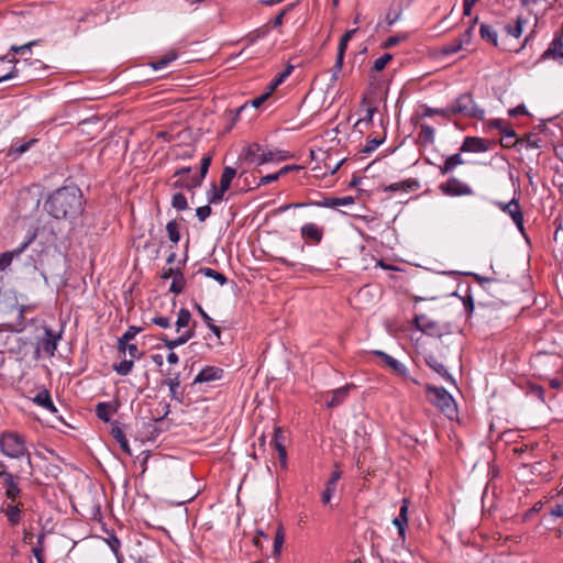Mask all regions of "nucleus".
I'll list each match as a JSON object with an SVG mask.
<instances>
[{
    "mask_svg": "<svg viewBox=\"0 0 563 563\" xmlns=\"http://www.w3.org/2000/svg\"><path fill=\"white\" fill-rule=\"evenodd\" d=\"M46 211L55 219L75 220L84 211V196L76 186L55 190L45 201Z\"/></svg>",
    "mask_w": 563,
    "mask_h": 563,
    "instance_id": "nucleus-1",
    "label": "nucleus"
},
{
    "mask_svg": "<svg viewBox=\"0 0 563 563\" xmlns=\"http://www.w3.org/2000/svg\"><path fill=\"white\" fill-rule=\"evenodd\" d=\"M0 451L10 459L19 460L26 455L27 464L32 467L31 455L27 452L26 442L23 435L13 431H5L0 434Z\"/></svg>",
    "mask_w": 563,
    "mask_h": 563,
    "instance_id": "nucleus-2",
    "label": "nucleus"
},
{
    "mask_svg": "<svg viewBox=\"0 0 563 563\" xmlns=\"http://www.w3.org/2000/svg\"><path fill=\"white\" fill-rule=\"evenodd\" d=\"M451 117H463L483 120L485 115L484 109H482L474 100L471 92H464L455 98L450 104Z\"/></svg>",
    "mask_w": 563,
    "mask_h": 563,
    "instance_id": "nucleus-3",
    "label": "nucleus"
},
{
    "mask_svg": "<svg viewBox=\"0 0 563 563\" xmlns=\"http://www.w3.org/2000/svg\"><path fill=\"white\" fill-rule=\"evenodd\" d=\"M428 400L444 415L451 417L456 412V405L452 395L444 387L427 386Z\"/></svg>",
    "mask_w": 563,
    "mask_h": 563,
    "instance_id": "nucleus-4",
    "label": "nucleus"
},
{
    "mask_svg": "<svg viewBox=\"0 0 563 563\" xmlns=\"http://www.w3.org/2000/svg\"><path fill=\"white\" fill-rule=\"evenodd\" d=\"M33 64H41V62L35 59ZM32 63H27V59L20 62L9 55L0 57V82L18 77Z\"/></svg>",
    "mask_w": 563,
    "mask_h": 563,
    "instance_id": "nucleus-5",
    "label": "nucleus"
},
{
    "mask_svg": "<svg viewBox=\"0 0 563 563\" xmlns=\"http://www.w3.org/2000/svg\"><path fill=\"white\" fill-rule=\"evenodd\" d=\"M440 191L449 197H462L474 195L473 188L456 177H450L445 183L439 185Z\"/></svg>",
    "mask_w": 563,
    "mask_h": 563,
    "instance_id": "nucleus-6",
    "label": "nucleus"
},
{
    "mask_svg": "<svg viewBox=\"0 0 563 563\" xmlns=\"http://www.w3.org/2000/svg\"><path fill=\"white\" fill-rule=\"evenodd\" d=\"M494 205L504 213L508 214L520 232L525 231L523 212L517 198L508 202L494 201Z\"/></svg>",
    "mask_w": 563,
    "mask_h": 563,
    "instance_id": "nucleus-7",
    "label": "nucleus"
},
{
    "mask_svg": "<svg viewBox=\"0 0 563 563\" xmlns=\"http://www.w3.org/2000/svg\"><path fill=\"white\" fill-rule=\"evenodd\" d=\"M211 164V156H203L200 164V175L199 176H188L184 179H178L174 183L175 188H185V189H194L199 187L206 177L208 169Z\"/></svg>",
    "mask_w": 563,
    "mask_h": 563,
    "instance_id": "nucleus-8",
    "label": "nucleus"
},
{
    "mask_svg": "<svg viewBox=\"0 0 563 563\" xmlns=\"http://www.w3.org/2000/svg\"><path fill=\"white\" fill-rule=\"evenodd\" d=\"M553 59L563 63V31L553 37L549 47L541 54L537 64L543 63L545 60Z\"/></svg>",
    "mask_w": 563,
    "mask_h": 563,
    "instance_id": "nucleus-9",
    "label": "nucleus"
},
{
    "mask_svg": "<svg viewBox=\"0 0 563 563\" xmlns=\"http://www.w3.org/2000/svg\"><path fill=\"white\" fill-rule=\"evenodd\" d=\"M59 339L60 334L55 333V331L49 328H45L44 336L37 342V351L42 350L47 355L53 356L57 350Z\"/></svg>",
    "mask_w": 563,
    "mask_h": 563,
    "instance_id": "nucleus-10",
    "label": "nucleus"
},
{
    "mask_svg": "<svg viewBox=\"0 0 563 563\" xmlns=\"http://www.w3.org/2000/svg\"><path fill=\"white\" fill-rule=\"evenodd\" d=\"M542 140L534 133H528L512 143H505L504 147L521 150H537L541 147Z\"/></svg>",
    "mask_w": 563,
    "mask_h": 563,
    "instance_id": "nucleus-11",
    "label": "nucleus"
},
{
    "mask_svg": "<svg viewBox=\"0 0 563 563\" xmlns=\"http://www.w3.org/2000/svg\"><path fill=\"white\" fill-rule=\"evenodd\" d=\"M373 354L382 358L384 364L387 367H389L395 374L402 378H408V369L401 362L379 350L373 351Z\"/></svg>",
    "mask_w": 563,
    "mask_h": 563,
    "instance_id": "nucleus-12",
    "label": "nucleus"
},
{
    "mask_svg": "<svg viewBox=\"0 0 563 563\" xmlns=\"http://www.w3.org/2000/svg\"><path fill=\"white\" fill-rule=\"evenodd\" d=\"M272 444L278 454L282 468H287V451L285 445V435L280 427L274 429Z\"/></svg>",
    "mask_w": 563,
    "mask_h": 563,
    "instance_id": "nucleus-13",
    "label": "nucleus"
},
{
    "mask_svg": "<svg viewBox=\"0 0 563 563\" xmlns=\"http://www.w3.org/2000/svg\"><path fill=\"white\" fill-rule=\"evenodd\" d=\"M300 235L306 242L317 245L323 239V229L312 222L305 223L300 228Z\"/></svg>",
    "mask_w": 563,
    "mask_h": 563,
    "instance_id": "nucleus-14",
    "label": "nucleus"
},
{
    "mask_svg": "<svg viewBox=\"0 0 563 563\" xmlns=\"http://www.w3.org/2000/svg\"><path fill=\"white\" fill-rule=\"evenodd\" d=\"M24 506L22 503L10 501L2 509L10 526L15 527L22 520Z\"/></svg>",
    "mask_w": 563,
    "mask_h": 563,
    "instance_id": "nucleus-15",
    "label": "nucleus"
},
{
    "mask_svg": "<svg viewBox=\"0 0 563 563\" xmlns=\"http://www.w3.org/2000/svg\"><path fill=\"white\" fill-rule=\"evenodd\" d=\"M354 387V384H346L329 393L330 398L325 400L327 408H335L342 405L349 397L350 390Z\"/></svg>",
    "mask_w": 563,
    "mask_h": 563,
    "instance_id": "nucleus-16",
    "label": "nucleus"
},
{
    "mask_svg": "<svg viewBox=\"0 0 563 563\" xmlns=\"http://www.w3.org/2000/svg\"><path fill=\"white\" fill-rule=\"evenodd\" d=\"M413 323L418 330H420L423 333L434 335L439 334L440 327L439 323L434 320H431L426 314H418L413 319Z\"/></svg>",
    "mask_w": 563,
    "mask_h": 563,
    "instance_id": "nucleus-17",
    "label": "nucleus"
},
{
    "mask_svg": "<svg viewBox=\"0 0 563 563\" xmlns=\"http://www.w3.org/2000/svg\"><path fill=\"white\" fill-rule=\"evenodd\" d=\"M264 150V145L251 143L243 150L241 157L251 164L261 166L260 161L263 159Z\"/></svg>",
    "mask_w": 563,
    "mask_h": 563,
    "instance_id": "nucleus-18",
    "label": "nucleus"
},
{
    "mask_svg": "<svg viewBox=\"0 0 563 563\" xmlns=\"http://www.w3.org/2000/svg\"><path fill=\"white\" fill-rule=\"evenodd\" d=\"M3 487L5 489V497L10 501H16L22 490L19 486V476L10 474L2 478Z\"/></svg>",
    "mask_w": 563,
    "mask_h": 563,
    "instance_id": "nucleus-19",
    "label": "nucleus"
},
{
    "mask_svg": "<svg viewBox=\"0 0 563 563\" xmlns=\"http://www.w3.org/2000/svg\"><path fill=\"white\" fill-rule=\"evenodd\" d=\"M408 509L409 501L407 499H402L399 515L394 518L393 525L398 529V534L402 541L406 539V527L408 525Z\"/></svg>",
    "mask_w": 563,
    "mask_h": 563,
    "instance_id": "nucleus-20",
    "label": "nucleus"
},
{
    "mask_svg": "<svg viewBox=\"0 0 563 563\" xmlns=\"http://www.w3.org/2000/svg\"><path fill=\"white\" fill-rule=\"evenodd\" d=\"M223 377V369L216 366H206L202 368L194 379V385L201 383H209L221 379Z\"/></svg>",
    "mask_w": 563,
    "mask_h": 563,
    "instance_id": "nucleus-21",
    "label": "nucleus"
},
{
    "mask_svg": "<svg viewBox=\"0 0 563 563\" xmlns=\"http://www.w3.org/2000/svg\"><path fill=\"white\" fill-rule=\"evenodd\" d=\"M36 233L30 234V236L21 243V245L10 252H4L0 255V266L4 271L12 262L14 256L20 255L35 239Z\"/></svg>",
    "mask_w": 563,
    "mask_h": 563,
    "instance_id": "nucleus-22",
    "label": "nucleus"
},
{
    "mask_svg": "<svg viewBox=\"0 0 563 563\" xmlns=\"http://www.w3.org/2000/svg\"><path fill=\"white\" fill-rule=\"evenodd\" d=\"M527 23V19L523 15H517L515 19L504 24V31L507 35L519 38L522 35L523 25Z\"/></svg>",
    "mask_w": 563,
    "mask_h": 563,
    "instance_id": "nucleus-23",
    "label": "nucleus"
},
{
    "mask_svg": "<svg viewBox=\"0 0 563 563\" xmlns=\"http://www.w3.org/2000/svg\"><path fill=\"white\" fill-rule=\"evenodd\" d=\"M180 383V373H175L172 377L164 380V384L169 388L170 398L178 404L184 402V393L179 390Z\"/></svg>",
    "mask_w": 563,
    "mask_h": 563,
    "instance_id": "nucleus-24",
    "label": "nucleus"
},
{
    "mask_svg": "<svg viewBox=\"0 0 563 563\" xmlns=\"http://www.w3.org/2000/svg\"><path fill=\"white\" fill-rule=\"evenodd\" d=\"M487 150L486 141L475 136L465 137L461 146V152L482 153Z\"/></svg>",
    "mask_w": 563,
    "mask_h": 563,
    "instance_id": "nucleus-25",
    "label": "nucleus"
},
{
    "mask_svg": "<svg viewBox=\"0 0 563 563\" xmlns=\"http://www.w3.org/2000/svg\"><path fill=\"white\" fill-rule=\"evenodd\" d=\"M354 203V198L351 196L340 198H323L321 201L309 202L317 207L334 208L339 206H350Z\"/></svg>",
    "mask_w": 563,
    "mask_h": 563,
    "instance_id": "nucleus-26",
    "label": "nucleus"
},
{
    "mask_svg": "<svg viewBox=\"0 0 563 563\" xmlns=\"http://www.w3.org/2000/svg\"><path fill=\"white\" fill-rule=\"evenodd\" d=\"M33 402L36 404L37 406L48 410L52 413H56L57 412V408L55 407V405H54V402L52 400L51 394L45 388L40 390L35 395V397L33 398Z\"/></svg>",
    "mask_w": 563,
    "mask_h": 563,
    "instance_id": "nucleus-27",
    "label": "nucleus"
},
{
    "mask_svg": "<svg viewBox=\"0 0 563 563\" xmlns=\"http://www.w3.org/2000/svg\"><path fill=\"white\" fill-rule=\"evenodd\" d=\"M464 164V161L461 156V153L453 154L445 158L442 165H439V172L441 175H446L452 173L457 166Z\"/></svg>",
    "mask_w": 563,
    "mask_h": 563,
    "instance_id": "nucleus-28",
    "label": "nucleus"
},
{
    "mask_svg": "<svg viewBox=\"0 0 563 563\" xmlns=\"http://www.w3.org/2000/svg\"><path fill=\"white\" fill-rule=\"evenodd\" d=\"M141 331L142 328L130 325L123 335L118 339V351L122 354H125V343L132 341Z\"/></svg>",
    "mask_w": 563,
    "mask_h": 563,
    "instance_id": "nucleus-29",
    "label": "nucleus"
},
{
    "mask_svg": "<svg viewBox=\"0 0 563 563\" xmlns=\"http://www.w3.org/2000/svg\"><path fill=\"white\" fill-rule=\"evenodd\" d=\"M288 158L287 152L282 150H272L265 146L263 159L260 161V164H266L272 162H282Z\"/></svg>",
    "mask_w": 563,
    "mask_h": 563,
    "instance_id": "nucleus-30",
    "label": "nucleus"
},
{
    "mask_svg": "<svg viewBox=\"0 0 563 563\" xmlns=\"http://www.w3.org/2000/svg\"><path fill=\"white\" fill-rule=\"evenodd\" d=\"M115 411L117 407L111 402H98L96 406V415L103 422H109Z\"/></svg>",
    "mask_w": 563,
    "mask_h": 563,
    "instance_id": "nucleus-31",
    "label": "nucleus"
},
{
    "mask_svg": "<svg viewBox=\"0 0 563 563\" xmlns=\"http://www.w3.org/2000/svg\"><path fill=\"white\" fill-rule=\"evenodd\" d=\"M111 434L115 439V441L120 444V448L128 455H132L129 441L125 437L124 431L118 426V422H114V426L111 429Z\"/></svg>",
    "mask_w": 563,
    "mask_h": 563,
    "instance_id": "nucleus-32",
    "label": "nucleus"
},
{
    "mask_svg": "<svg viewBox=\"0 0 563 563\" xmlns=\"http://www.w3.org/2000/svg\"><path fill=\"white\" fill-rule=\"evenodd\" d=\"M426 364L433 369L437 374H439L442 378L446 380H451L452 377L449 374L446 367L434 356L429 355L426 357Z\"/></svg>",
    "mask_w": 563,
    "mask_h": 563,
    "instance_id": "nucleus-33",
    "label": "nucleus"
},
{
    "mask_svg": "<svg viewBox=\"0 0 563 563\" xmlns=\"http://www.w3.org/2000/svg\"><path fill=\"white\" fill-rule=\"evenodd\" d=\"M419 188L418 180L408 179L402 181H397L385 187V191H410Z\"/></svg>",
    "mask_w": 563,
    "mask_h": 563,
    "instance_id": "nucleus-34",
    "label": "nucleus"
},
{
    "mask_svg": "<svg viewBox=\"0 0 563 563\" xmlns=\"http://www.w3.org/2000/svg\"><path fill=\"white\" fill-rule=\"evenodd\" d=\"M479 34L484 41L490 43L495 47L498 46V34H497L496 30H494L493 26H490L486 23H482L479 26Z\"/></svg>",
    "mask_w": 563,
    "mask_h": 563,
    "instance_id": "nucleus-35",
    "label": "nucleus"
},
{
    "mask_svg": "<svg viewBox=\"0 0 563 563\" xmlns=\"http://www.w3.org/2000/svg\"><path fill=\"white\" fill-rule=\"evenodd\" d=\"M235 175H236L235 168L230 167V166L224 167L222 175L220 177V185H219V187H221V192H225L227 190H229L231 183H232L233 178L235 177Z\"/></svg>",
    "mask_w": 563,
    "mask_h": 563,
    "instance_id": "nucleus-36",
    "label": "nucleus"
},
{
    "mask_svg": "<svg viewBox=\"0 0 563 563\" xmlns=\"http://www.w3.org/2000/svg\"><path fill=\"white\" fill-rule=\"evenodd\" d=\"M177 57H178V55L175 51H169L163 57L151 62L150 65L154 70H161V69L167 67Z\"/></svg>",
    "mask_w": 563,
    "mask_h": 563,
    "instance_id": "nucleus-37",
    "label": "nucleus"
},
{
    "mask_svg": "<svg viewBox=\"0 0 563 563\" xmlns=\"http://www.w3.org/2000/svg\"><path fill=\"white\" fill-rule=\"evenodd\" d=\"M418 141L423 145L432 144L434 142V129L426 123L421 124Z\"/></svg>",
    "mask_w": 563,
    "mask_h": 563,
    "instance_id": "nucleus-38",
    "label": "nucleus"
},
{
    "mask_svg": "<svg viewBox=\"0 0 563 563\" xmlns=\"http://www.w3.org/2000/svg\"><path fill=\"white\" fill-rule=\"evenodd\" d=\"M186 286V279L184 277V274L180 272L179 268H176L175 275L173 277V282L169 287V291L179 295L184 291Z\"/></svg>",
    "mask_w": 563,
    "mask_h": 563,
    "instance_id": "nucleus-39",
    "label": "nucleus"
},
{
    "mask_svg": "<svg viewBox=\"0 0 563 563\" xmlns=\"http://www.w3.org/2000/svg\"><path fill=\"white\" fill-rule=\"evenodd\" d=\"M494 126L498 128L501 133V145L504 146L505 143H512L515 140H518L516 132L511 128H504L501 125V122L496 121L493 123Z\"/></svg>",
    "mask_w": 563,
    "mask_h": 563,
    "instance_id": "nucleus-40",
    "label": "nucleus"
},
{
    "mask_svg": "<svg viewBox=\"0 0 563 563\" xmlns=\"http://www.w3.org/2000/svg\"><path fill=\"white\" fill-rule=\"evenodd\" d=\"M198 274H202L205 275L206 277H209V278H212L214 279L216 282H218L221 286L222 285H225L228 283V278L224 274L213 269V268H210V267H202V268H199V271L197 272Z\"/></svg>",
    "mask_w": 563,
    "mask_h": 563,
    "instance_id": "nucleus-41",
    "label": "nucleus"
},
{
    "mask_svg": "<svg viewBox=\"0 0 563 563\" xmlns=\"http://www.w3.org/2000/svg\"><path fill=\"white\" fill-rule=\"evenodd\" d=\"M191 320V313L188 309L181 308L178 312L176 320L177 332H180L181 329L187 328Z\"/></svg>",
    "mask_w": 563,
    "mask_h": 563,
    "instance_id": "nucleus-42",
    "label": "nucleus"
},
{
    "mask_svg": "<svg viewBox=\"0 0 563 563\" xmlns=\"http://www.w3.org/2000/svg\"><path fill=\"white\" fill-rule=\"evenodd\" d=\"M284 541H285V531H284L283 526H279L275 533L274 547H273V553L277 558L280 555Z\"/></svg>",
    "mask_w": 563,
    "mask_h": 563,
    "instance_id": "nucleus-43",
    "label": "nucleus"
},
{
    "mask_svg": "<svg viewBox=\"0 0 563 563\" xmlns=\"http://www.w3.org/2000/svg\"><path fill=\"white\" fill-rule=\"evenodd\" d=\"M166 230L168 234V239L173 243H178L180 240V233H179V224L176 222V220H170L166 224Z\"/></svg>",
    "mask_w": 563,
    "mask_h": 563,
    "instance_id": "nucleus-44",
    "label": "nucleus"
},
{
    "mask_svg": "<svg viewBox=\"0 0 563 563\" xmlns=\"http://www.w3.org/2000/svg\"><path fill=\"white\" fill-rule=\"evenodd\" d=\"M134 358H131V360H123L122 362H120L119 364H114L113 365V371L121 375V376H125L128 374H130V372L132 371L133 366H134Z\"/></svg>",
    "mask_w": 563,
    "mask_h": 563,
    "instance_id": "nucleus-45",
    "label": "nucleus"
},
{
    "mask_svg": "<svg viewBox=\"0 0 563 563\" xmlns=\"http://www.w3.org/2000/svg\"><path fill=\"white\" fill-rule=\"evenodd\" d=\"M357 29H352L346 31L340 38L339 46H338V53L343 54L345 56V52L347 48V44L353 37V35L356 33Z\"/></svg>",
    "mask_w": 563,
    "mask_h": 563,
    "instance_id": "nucleus-46",
    "label": "nucleus"
},
{
    "mask_svg": "<svg viewBox=\"0 0 563 563\" xmlns=\"http://www.w3.org/2000/svg\"><path fill=\"white\" fill-rule=\"evenodd\" d=\"M463 47H464V45L461 43V41L457 38H454L451 42H449L448 44L443 45L441 48V52L444 55H452V54L460 52Z\"/></svg>",
    "mask_w": 563,
    "mask_h": 563,
    "instance_id": "nucleus-47",
    "label": "nucleus"
},
{
    "mask_svg": "<svg viewBox=\"0 0 563 563\" xmlns=\"http://www.w3.org/2000/svg\"><path fill=\"white\" fill-rule=\"evenodd\" d=\"M172 206L179 211L186 210L188 209L187 198L181 192H177L172 198Z\"/></svg>",
    "mask_w": 563,
    "mask_h": 563,
    "instance_id": "nucleus-48",
    "label": "nucleus"
},
{
    "mask_svg": "<svg viewBox=\"0 0 563 563\" xmlns=\"http://www.w3.org/2000/svg\"><path fill=\"white\" fill-rule=\"evenodd\" d=\"M432 115H441L443 118H450L451 117L450 106H448L446 108H442V109L426 107L423 117H432Z\"/></svg>",
    "mask_w": 563,
    "mask_h": 563,
    "instance_id": "nucleus-49",
    "label": "nucleus"
},
{
    "mask_svg": "<svg viewBox=\"0 0 563 563\" xmlns=\"http://www.w3.org/2000/svg\"><path fill=\"white\" fill-rule=\"evenodd\" d=\"M292 66H288L287 69L279 73L269 85V90L273 92L284 80L290 75Z\"/></svg>",
    "mask_w": 563,
    "mask_h": 563,
    "instance_id": "nucleus-50",
    "label": "nucleus"
},
{
    "mask_svg": "<svg viewBox=\"0 0 563 563\" xmlns=\"http://www.w3.org/2000/svg\"><path fill=\"white\" fill-rule=\"evenodd\" d=\"M224 192H221V187H217L214 184L208 192V202L217 203L223 199Z\"/></svg>",
    "mask_w": 563,
    "mask_h": 563,
    "instance_id": "nucleus-51",
    "label": "nucleus"
},
{
    "mask_svg": "<svg viewBox=\"0 0 563 563\" xmlns=\"http://www.w3.org/2000/svg\"><path fill=\"white\" fill-rule=\"evenodd\" d=\"M393 56L389 53H386L378 58L375 59L373 68L376 71H382L386 65L391 60Z\"/></svg>",
    "mask_w": 563,
    "mask_h": 563,
    "instance_id": "nucleus-52",
    "label": "nucleus"
},
{
    "mask_svg": "<svg viewBox=\"0 0 563 563\" xmlns=\"http://www.w3.org/2000/svg\"><path fill=\"white\" fill-rule=\"evenodd\" d=\"M27 307L25 306H21L19 307L18 309V321L15 324L12 325V330L16 331V332H21L24 328H25V322H24V312L26 311Z\"/></svg>",
    "mask_w": 563,
    "mask_h": 563,
    "instance_id": "nucleus-53",
    "label": "nucleus"
},
{
    "mask_svg": "<svg viewBox=\"0 0 563 563\" xmlns=\"http://www.w3.org/2000/svg\"><path fill=\"white\" fill-rule=\"evenodd\" d=\"M335 490L336 486L325 483V487L321 494L322 504L328 505L331 501Z\"/></svg>",
    "mask_w": 563,
    "mask_h": 563,
    "instance_id": "nucleus-54",
    "label": "nucleus"
},
{
    "mask_svg": "<svg viewBox=\"0 0 563 563\" xmlns=\"http://www.w3.org/2000/svg\"><path fill=\"white\" fill-rule=\"evenodd\" d=\"M385 139H371L367 140L364 148L362 150L363 153H372L374 152L383 142Z\"/></svg>",
    "mask_w": 563,
    "mask_h": 563,
    "instance_id": "nucleus-55",
    "label": "nucleus"
},
{
    "mask_svg": "<svg viewBox=\"0 0 563 563\" xmlns=\"http://www.w3.org/2000/svg\"><path fill=\"white\" fill-rule=\"evenodd\" d=\"M152 323L158 325L163 329H168L172 327V320L169 317L156 316L152 318Z\"/></svg>",
    "mask_w": 563,
    "mask_h": 563,
    "instance_id": "nucleus-56",
    "label": "nucleus"
},
{
    "mask_svg": "<svg viewBox=\"0 0 563 563\" xmlns=\"http://www.w3.org/2000/svg\"><path fill=\"white\" fill-rule=\"evenodd\" d=\"M343 60H344V55L343 54H336V60L332 67V79L333 80H336L338 79V74L342 70V67H343Z\"/></svg>",
    "mask_w": 563,
    "mask_h": 563,
    "instance_id": "nucleus-57",
    "label": "nucleus"
},
{
    "mask_svg": "<svg viewBox=\"0 0 563 563\" xmlns=\"http://www.w3.org/2000/svg\"><path fill=\"white\" fill-rule=\"evenodd\" d=\"M195 331L192 329H187L185 331H180V335L175 338L178 346L187 343L191 338H194Z\"/></svg>",
    "mask_w": 563,
    "mask_h": 563,
    "instance_id": "nucleus-58",
    "label": "nucleus"
},
{
    "mask_svg": "<svg viewBox=\"0 0 563 563\" xmlns=\"http://www.w3.org/2000/svg\"><path fill=\"white\" fill-rule=\"evenodd\" d=\"M279 177H280L279 172L274 173V174H268V175L262 176L258 179L256 185H257V187L265 186V185H268V184H271L273 181L278 180Z\"/></svg>",
    "mask_w": 563,
    "mask_h": 563,
    "instance_id": "nucleus-59",
    "label": "nucleus"
},
{
    "mask_svg": "<svg viewBox=\"0 0 563 563\" xmlns=\"http://www.w3.org/2000/svg\"><path fill=\"white\" fill-rule=\"evenodd\" d=\"M211 212L212 209L209 205L196 209V216L201 222L205 221L208 217H210Z\"/></svg>",
    "mask_w": 563,
    "mask_h": 563,
    "instance_id": "nucleus-60",
    "label": "nucleus"
},
{
    "mask_svg": "<svg viewBox=\"0 0 563 563\" xmlns=\"http://www.w3.org/2000/svg\"><path fill=\"white\" fill-rule=\"evenodd\" d=\"M125 352H128L131 356V358H141L143 356V352H141L137 346L133 343H125Z\"/></svg>",
    "mask_w": 563,
    "mask_h": 563,
    "instance_id": "nucleus-61",
    "label": "nucleus"
},
{
    "mask_svg": "<svg viewBox=\"0 0 563 563\" xmlns=\"http://www.w3.org/2000/svg\"><path fill=\"white\" fill-rule=\"evenodd\" d=\"M376 110H377L376 107H368L366 110V115L364 118L358 119L357 122L355 123V126H357L362 123H366V124L372 123L373 115L376 112Z\"/></svg>",
    "mask_w": 563,
    "mask_h": 563,
    "instance_id": "nucleus-62",
    "label": "nucleus"
},
{
    "mask_svg": "<svg viewBox=\"0 0 563 563\" xmlns=\"http://www.w3.org/2000/svg\"><path fill=\"white\" fill-rule=\"evenodd\" d=\"M291 4H289L288 7H286L284 10H282L273 20V27H279L283 25L284 23V15L286 14L287 11H289L291 9Z\"/></svg>",
    "mask_w": 563,
    "mask_h": 563,
    "instance_id": "nucleus-63",
    "label": "nucleus"
},
{
    "mask_svg": "<svg viewBox=\"0 0 563 563\" xmlns=\"http://www.w3.org/2000/svg\"><path fill=\"white\" fill-rule=\"evenodd\" d=\"M271 95H272V91L268 89V91H266V92L262 93L261 96L254 98L251 101L252 107H254V108L261 107L268 99V97Z\"/></svg>",
    "mask_w": 563,
    "mask_h": 563,
    "instance_id": "nucleus-64",
    "label": "nucleus"
}]
</instances>
